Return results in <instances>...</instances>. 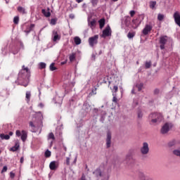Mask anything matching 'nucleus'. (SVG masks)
<instances>
[{"instance_id": "obj_45", "label": "nucleus", "mask_w": 180, "mask_h": 180, "mask_svg": "<svg viewBox=\"0 0 180 180\" xmlns=\"http://www.w3.org/2000/svg\"><path fill=\"white\" fill-rule=\"evenodd\" d=\"M154 94H155V95H158V94H160V89H155L154 90Z\"/></svg>"}, {"instance_id": "obj_28", "label": "nucleus", "mask_w": 180, "mask_h": 180, "mask_svg": "<svg viewBox=\"0 0 180 180\" xmlns=\"http://www.w3.org/2000/svg\"><path fill=\"white\" fill-rule=\"evenodd\" d=\"M144 84L143 83H139L136 85V88H138V91H140L143 89V86Z\"/></svg>"}, {"instance_id": "obj_26", "label": "nucleus", "mask_w": 180, "mask_h": 180, "mask_svg": "<svg viewBox=\"0 0 180 180\" xmlns=\"http://www.w3.org/2000/svg\"><path fill=\"white\" fill-rule=\"evenodd\" d=\"M48 140H56V136L53 132H50L48 135Z\"/></svg>"}, {"instance_id": "obj_49", "label": "nucleus", "mask_w": 180, "mask_h": 180, "mask_svg": "<svg viewBox=\"0 0 180 180\" xmlns=\"http://www.w3.org/2000/svg\"><path fill=\"white\" fill-rule=\"evenodd\" d=\"M69 18H70V19H74V18H75L74 14H70L69 15Z\"/></svg>"}, {"instance_id": "obj_23", "label": "nucleus", "mask_w": 180, "mask_h": 180, "mask_svg": "<svg viewBox=\"0 0 180 180\" xmlns=\"http://www.w3.org/2000/svg\"><path fill=\"white\" fill-rule=\"evenodd\" d=\"M75 58H76L75 53H72V54H70L69 56V60H70V63H72V61H75Z\"/></svg>"}, {"instance_id": "obj_48", "label": "nucleus", "mask_w": 180, "mask_h": 180, "mask_svg": "<svg viewBox=\"0 0 180 180\" xmlns=\"http://www.w3.org/2000/svg\"><path fill=\"white\" fill-rule=\"evenodd\" d=\"M30 126L31 127H34V124H33V122H30Z\"/></svg>"}, {"instance_id": "obj_37", "label": "nucleus", "mask_w": 180, "mask_h": 180, "mask_svg": "<svg viewBox=\"0 0 180 180\" xmlns=\"http://www.w3.org/2000/svg\"><path fill=\"white\" fill-rule=\"evenodd\" d=\"M13 23H15V25H18L19 23V17L18 16L14 17Z\"/></svg>"}, {"instance_id": "obj_21", "label": "nucleus", "mask_w": 180, "mask_h": 180, "mask_svg": "<svg viewBox=\"0 0 180 180\" xmlns=\"http://www.w3.org/2000/svg\"><path fill=\"white\" fill-rule=\"evenodd\" d=\"M89 26L91 27V29H94V27L96 26V20H92L91 21H90V22L89 23Z\"/></svg>"}, {"instance_id": "obj_27", "label": "nucleus", "mask_w": 180, "mask_h": 180, "mask_svg": "<svg viewBox=\"0 0 180 180\" xmlns=\"http://www.w3.org/2000/svg\"><path fill=\"white\" fill-rule=\"evenodd\" d=\"M74 41L77 46H78L81 43V38L78 37H75L74 38Z\"/></svg>"}, {"instance_id": "obj_42", "label": "nucleus", "mask_w": 180, "mask_h": 180, "mask_svg": "<svg viewBox=\"0 0 180 180\" xmlns=\"http://www.w3.org/2000/svg\"><path fill=\"white\" fill-rule=\"evenodd\" d=\"M99 0H91V4L92 5L95 6V5H98V2Z\"/></svg>"}, {"instance_id": "obj_46", "label": "nucleus", "mask_w": 180, "mask_h": 180, "mask_svg": "<svg viewBox=\"0 0 180 180\" xmlns=\"http://www.w3.org/2000/svg\"><path fill=\"white\" fill-rule=\"evenodd\" d=\"M24 161H25V158L23 157H21L20 160V164H23Z\"/></svg>"}, {"instance_id": "obj_1", "label": "nucleus", "mask_w": 180, "mask_h": 180, "mask_svg": "<svg viewBox=\"0 0 180 180\" xmlns=\"http://www.w3.org/2000/svg\"><path fill=\"white\" fill-rule=\"evenodd\" d=\"M18 82L22 86H27L30 82V70L29 68H25L22 65L21 70L18 73Z\"/></svg>"}, {"instance_id": "obj_51", "label": "nucleus", "mask_w": 180, "mask_h": 180, "mask_svg": "<svg viewBox=\"0 0 180 180\" xmlns=\"http://www.w3.org/2000/svg\"><path fill=\"white\" fill-rule=\"evenodd\" d=\"M8 134H9L8 136L11 137V136H13V132L10 131Z\"/></svg>"}, {"instance_id": "obj_12", "label": "nucleus", "mask_w": 180, "mask_h": 180, "mask_svg": "<svg viewBox=\"0 0 180 180\" xmlns=\"http://www.w3.org/2000/svg\"><path fill=\"white\" fill-rule=\"evenodd\" d=\"M53 41H57V40H60V39H61V36H60V34H58V31L54 30L53 31Z\"/></svg>"}, {"instance_id": "obj_60", "label": "nucleus", "mask_w": 180, "mask_h": 180, "mask_svg": "<svg viewBox=\"0 0 180 180\" xmlns=\"http://www.w3.org/2000/svg\"><path fill=\"white\" fill-rule=\"evenodd\" d=\"M0 154H1V150H0Z\"/></svg>"}, {"instance_id": "obj_36", "label": "nucleus", "mask_w": 180, "mask_h": 180, "mask_svg": "<svg viewBox=\"0 0 180 180\" xmlns=\"http://www.w3.org/2000/svg\"><path fill=\"white\" fill-rule=\"evenodd\" d=\"M46 63H43V62H41L39 63V68L40 70H44V68H46Z\"/></svg>"}, {"instance_id": "obj_40", "label": "nucleus", "mask_w": 180, "mask_h": 180, "mask_svg": "<svg viewBox=\"0 0 180 180\" xmlns=\"http://www.w3.org/2000/svg\"><path fill=\"white\" fill-rule=\"evenodd\" d=\"M6 171H8V167L4 166L1 170V174H4V172H6Z\"/></svg>"}, {"instance_id": "obj_54", "label": "nucleus", "mask_w": 180, "mask_h": 180, "mask_svg": "<svg viewBox=\"0 0 180 180\" xmlns=\"http://www.w3.org/2000/svg\"><path fill=\"white\" fill-rule=\"evenodd\" d=\"M119 0H112L113 2H117Z\"/></svg>"}, {"instance_id": "obj_14", "label": "nucleus", "mask_w": 180, "mask_h": 180, "mask_svg": "<svg viewBox=\"0 0 180 180\" xmlns=\"http://www.w3.org/2000/svg\"><path fill=\"white\" fill-rule=\"evenodd\" d=\"M41 13L45 16V18H50L51 16V13H50V8H48L47 11H46V9H42Z\"/></svg>"}, {"instance_id": "obj_35", "label": "nucleus", "mask_w": 180, "mask_h": 180, "mask_svg": "<svg viewBox=\"0 0 180 180\" xmlns=\"http://www.w3.org/2000/svg\"><path fill=\"white\" fill-rule=\"evenodd\" d=\"M137 116H138V119H142L143 118V112H141V110H138L137 112Z\"/></svg>"}, {"instance_id": "obj_53", "label": "nucleus", "mask_w": 180, "mask_h": 180, "mask_svg": "<svg viewBox=\"0 0 180 180\" xmlns=\"http://www.w3.org/2000/svg\"><path fill=\"white\" fill-rule=\"evenodd\" d=\"M39 106H40V108H43V106H44V105H43V103H40V104H39Z\"/></svg>"}, {"instance_id": "obj_13", "label": "nucleus", "mask_w": 180, "mask_h": 180, "mask_svg": "<svg viewBox=\"0 0 180 180\" xmlns=\"http://www.w3.org/2000/svg\"><path fill=\"white\" fill-rule=\"evenodd\" d=\"M19 147H20V144L18 141H16L15 146L10 148V151L15 153V151H18V150H19Z\"/></svg>"}, {"instance_id": "obj_38", "label": "nucleus", "mask_w": 180, "mask_h": 180, "mask_svg": "<svg viewBox=\"0 0 180 180\" xmlns=\"http://www.w3.org/2000/svg\"><path fill=\"white\" fill-rule=\"evenodd\" d=\"M112 102H114V103H117V97H116V95L115 94H112Z\"/></svg>"}, {"instance_id": "obj_59", "label": "nucleus", "mask_w": 180, "mask_h": 180, "mask_svg": "<svg viewBox=\"0 0 180 180\" xmlns=\"http://www.w3.org/2000/svg\"><path fill=\"white\" fill-rule=\"evenodd\" d=\"M81 180H85V179H82Z\"/></svg>"}, {"instance_id": "obj_31", "label": "nucleus", "mask_w": 180, "mask_h": 180, "mask_svg": "<svg viewBox=\"0 0 180 180\" xmlns=\"http://www.w3.org/2000/svg\"><path fill=\"white\" fill-rule=\"evenodd\" d=\"M151 68V61H146L145 63V68H146V70H148V68Z\"/></svg>"}, {"instance_id": "obj_4", "label": "nucleus", "mask_w": 180, "mask_h": 180, "mask_svg": "<svg viewBox=\"0 0 180 180\" xmlns=\"http://www.w3.org/2000/svg\"><path fill=\"white\" fill-rule=\"evenodd\" d=\"M168 41V36L162 35L159 38V44L160 47V50H164L165 49V44H167Z\"/></svg>"}, {"instance_id": "obj_16", "label": "nucleus", "mask_w": 180, "mask_h": 180, "mask_svg": "<svg viewBox=\"0 0 180 180\" xmlns=\"http://www.w3.org/2000/svg\"><path fill=\"white\" fill-rule=\"evenodd\" d=\"M105 18H101V20H98L100 29H103L105 26Z\"/></svg>"}, {"instance_id": "obj_8", "label": "nucleus", "mask_w": 180, "mask_h": 180, "mask_svg": "<svg viewBox=\"0 0 180 180\" xmlns=\"http://www.w3.org/2000/svg\"><path fill=\"white\" fill-rule=\"evenodd\" d=\"M172 126L171 125V124L168 122L165 123L160 129L161 134H167V133L169 131V129H172Z\"/></svg>"}, {"instance_id": "obj_55", "label": "nucleus", "mask_w": 180, "mask_h": 180, "mask_svg": "<svg viewBox=\"0 0 180 180\" xmlns=\"http://www.w3.org/2000/svg\"><path fill=\"white\" fill-rule=\"evenodd\" d=\"M134 22H135V20H132V23H134Z\"/></svg>"}, {"instance_id": "obj_58", "label": "nucleus", "mask_w": 180, "mask_h": 180, "mask_svg": "<svg viewBox=\"0 0 180 180\" xmlns=\"http://www.w3.org/2000/svg\"><path fill=\"white\" fill-rule=\"evenodd\" d=\"M136 64H139V61L136 62Z\"/></svg>"}, {"instance_id": "obj_17", "label": "nucleus", "mask_w": 180, "mask_h": 180, "mask_svg": "<svg viewBox=\"0 0 180 180\" xmlns=\"http://www.w3.org/2000/svg\"><path fill=\"white\" fill-rule=\"evenodd\" d=\"M17 11L19 12V13H22V15H25L26 13V9L22 6H18Z\"/></svg>"}, {"instance_id": "obj_9", "label": "nucleus", "mask_w": 180, "mask_h": 180, "mask_svg": "<svg viewBox=\"0 0 180 180\" xmlns=\"http://www.w3.org/2000/svg\"><path fill=\"white\" fill-rule=\"evenodd\" d=\"M153 30V26L150 25H146L145 27L143 28L142 33L144 34V36H147L150 32Z\"/></svg>"}, {"instance_id": "obj_41", "label": "nucleus", "mask_w": 180, "mask_h": 180, "mask_svg": "<svg viewBox=\"0 0 180 180\" xmlns=\"http://www.w3.org/2000/svg\"><path fill=\"white\" fill-rule=\"evenodd\" d=\"M56 23H57V20H56V19H54V18H52L51 20V25H56Z\"/></svg>"}, {"instance_id": "obj_15", "label": "nucleus", "mask_w": 180, "mask_h": 180, "mask_svg": "<svg viewBox=\"0 0 180 180\" xmlns=\"http://www.w3.org/2000/svg\"><path fill=\"white\" fill-rule=\"evenodd\" d=\"M94 175L96 176L97 178L98 176H102V171H101V169H96L94 172Z\"/></svg>"}, {"instance_id": "obj_39", "label": "nucleus", "mask_w": 180, "mask_h": 180, "mask_svg": "<svg viewBox=\"0 0 180 180\" xmlns=\"http://www.w3.org/2000/svg\"><path fill=\"white\" fill-rule=\"evenodd\" d=\"M117 91H119V87L117 86H114L112 88V92H115V94H116Z\"/></svg>"}, {"instance_id": "obj_47", "label": "nucleus", "mask_w": 180, "mask_h": 180, "mask_svg": "<svg viewBox=\"0 0 180 180\" xmlns=\"http://www.w3.org/2000/svg\"><path fill=\"white\" fill-rule=\"evenodd\" d=\"M66 164L67 165H70V158H66Z\"/></svg>"}, {"instance_id": "obj_3", "label": "nucleus", "mask_w": 180, "mask_h": 180, "mask_svg": "<svg viewBox=\"0 0 180 180\" xmlns=\"http://www.w3.org/2000/svg\"><path fill=\"white\" fill-rule=\"evenodd\" d=\"M15 136H17V137H21L22 141L25 142L27 140V131L22 130L20 131V130H16Z\"/></svg>"}, {"instance_id": "obj_22", "label": "nucleus", "mask_w": 180, "mask_h": 180, "mask_svg": "<svg viewBox=\"0 0 180 180\" xmlns=\"http://www.w3.org/2000/svg\"><path fill=\"white\" fill-rule=\"evenodd\" d=\"M126 160L127 161H134V159H133V154H131V153H128Z\"/></svg>"}, {"instance_id": "obj_2", "label": "nucleus", "mask_w": 180, "mask_h": 180, "mask_svg": "<svg viewBox=\"0 0 180 180\" xmlns=\"http://www.w3.org/2000/svg\"><path fill=\"white\" fill-rule=\"evenodd\" d=\"M152 124H158L162 122V115L160 112H153L149 115Z\"/></svg>"}, {"instance_id": "obj_34", "label": "nucleus", "mask_w": 180, "mask_h": 180, "mask_svg": "<svg viewBox=\"0 0 180 180\" xmlns=\"http://www.w3.org/2000/svg\"><path fill=\"white\" fill-rule=\"evenodd\" d=\"M54 65H55L54 63H53L50 65L49 68H50L51 71H56V70H57V68H56Z\"/></svg>"}, {"instance_id": "obj_11", "label": "nucleus", "mask_w": 180, "mask_h": 180, "mask_svg": "<svg viewBox=\"0 0 180 180\" xmlns=\"http://www.w3.org/2000/svg\"><path fill=\"white\" fill-rule=\"evenodd\" d=\"M49 168L51 171H56L58 168V164L56 161H52L49 164Z\"/></svg>"}, {"instance_id": "obj_24", "label": "nucleus", "mask_w": 180, "mask_h": 180, "mask_svg": "<svg viewBox=\"0 0 180 180\" xmlns=\"http://www.w3.org/2000/svg\"><path fill=\"white\" fill-rule=\"evenodd\" d=\"M0 138L1 140H9V139H11V136L9 135H5L4 134H1Z\"/></svg>"}, {"instance_id": "obj_20", "label": "nucleus", "mask_w": 180, "mask_h": 180, "mask_svg": "<svg viewBox=\"0 0 180 180\" xmlns=\"http://www.w3.org/2000/svg\"><path fill=\"white\" fill-rule=\"evenodd\" d=\"M32 97V93L30 91H27L25 94V100L27 102H30V98Z\"/></svg>"}, {"instance_id": "obj_32", "label": "nucleus", "mask_w": 180, "mask_h": 180, "mask_svg": "<svg viewBox=\"0 0 180 180\" xmlns=\"http://www.w3.org/2000/svg\"><path fill=\"white\" fill-rule=\"evenodd\" d=\"M155 5H157V1H150V8L151 9H154V8H155Z\"/></svg>"}, {"instance_id": "obj_10", "label": "nucleus", "mask_w": 180, "mask_h": 180, "mask_svg": "<svg viewBox=\"0 0 180 180\" xmlns=\"http://www.w3.org/2000/svg\"><path fill=\"white\" fill-rule=\"evenodd\" d=\"M112 134L110 132L107 133V139H106V147L109 148L110 147V144L112 143Z\"/></svg>"}, {"instance_id": "obj_33", "label": "nucleus", "mask_w": 180, "mask_h": 180, "mask_svg": "<svg viewBox=\"0 0 180 180\" xmlns=\"http://www.w3.org/2000/svg\"><path fill=\"white\" fill-rule=\"evenodd\" d=\"M45 157L46 158H49V157H51V152L49 150H46L45 152Z\"/></svg>"}, {"instance_id": "obj_52", "label": "nucleus", "mask_w": 180, "mask_h": 180, "mask_svg": "<svg viewBox=\"0 0 180 180\" xmlns=\"http://www.w3.org/2000/svg\"><path fill=\"white\" fill-rule=\"evenodd\" d=\"M140 16L142 18V20H144V15H141Z\"/></svg>"}, {"instance_id": "obj_29", "label": "nucleus", "mask_w": 180, "mask_h": 180, "mask_svg": "<svg viewBox=\"0 0 180 180\" xmlns=\"http://www.w3.org/2000/svg\"><path fill=\"white\" fill-rule=\"evenodd\" d=\"M135 36H136V32H129L127 34L128 39H133V37H134Z\"/></svg>"}, {"instance_id": "obj_57", "label": "nucleus", "mask_w": 180, "mask_h": 180, "mask_svg": "<svg viewBox=\"0 0 180 180\" xmlns=\"http://www.w3.org/2000/svg\"><path fill=\"white\" fill-rule=\"evenodd\" d=\"M169 146H172V144L169 143Z\"/></svg>"}, {"instance_id": "obj_18", "label": "nucleus", "mask_w": 180, "mask_h": 180, "mask_svg": "<svg viewBox=\"0 0 180 180\" xmlns=\"http://www.w3.org/2000/svg\"><path fill=\"white\" fill-rule=\"evenodd\" d=\"M130 22H131V18H130V16L124 17V23L126 26H129V25H130Z\"/></svg>"}, {"instance_id": "obj_43", "label": "nucleus", "mask_w": 180, "mask_h": 180, "mask_svg": "<svg viewBox=\"0 0 180 180\" xmlns=\"http://www.w3.org/2000/svg\"><path fill=\"white\" fill-rule=\"evenodd\" d=\"M129 15H130L131 18H133V16H134V15H136V11H131L129 12Z\"/></svg>"}, {"instance_id": "obj_56", "label": "nucleus", "mask_w": 180, "mask_h": 180, "mask_svg": "<svg viewBox=\"0 0 180 180\" xmlns=\"http://www.w3.org/2000/svg\"><path fill=\"white\" fill-rule=\"evenodd\" d=\"M52 145H53V141L51 142V146H52Z\"/></svg>"}, {"instance_id": "obj_19", "label": "nucleus", "mask_w": 180, "mask_h": 180, "mask_svg": "<svg viewBox=\"0 0 180 180\" xmlns=\"http://www.w3.org/2000/svg\"><path fill=\"white\" fill-rule=\"evenodd\" d=\"M34 28V24H31L30 26L28 27L25 32L28 34V33H30Z\"/></svg>"}, {"instance_id": "obj_25", "label": "nucleus", "mask_w": 180, "mask_h": 180, "mask_svg": "<svg viewBox=\"0 0 180 180\" xmlns=\"http://www.w3.org/2000/svg\"><path fill=\"white\" fill-rule=\"evenodd\" d=\"M139 176L142 180H153L152 178L146 177L143 173H140Z\"/></svg>"}, {"instance_id": "obj_50", "label": "nucleus", "mask_w": 180, "mask_h": 180, "mask_svg": "<svg viewBox=\"0 0 180 180\" xmlns=\"http://www.w3.org/2000/svg\"><path fill=\"white\" fill-rule=\"evenodd\" d=\"M82 1H84V0H76V2H77V4H81V2H82Z\"/></svg>"}, {"instance_id": "obj_7", "label": "nucleus", "mask_w": 180, "mask_h": 180, "mask_svg": "<svg viewBox=\"0 0 180 180\" xmlns=\"http://www.w3.org/2000/svg\"><path fill=\"white\" fill-rule=\"evenodd\" d=\"M99 39V35H94V37L89 38V44L90 47H94V46L98 44V39Z\"/></svg>"}, {"instance_id": "obj_44", "label": "nucleus", "mask_w": 180, "mask_h": 180, "mask_svg": "<svg viewBox=\"0 0 180 180\" xmlns=\"http://www.w3.org/2000/svg\"><path fill=\"white\" fill-rule=\"evenodd\" d=\"M10 178H11V179H13V178H15V173H13V172H11Z\"/></svg>"}, {"instance_id": "obj_6", "label": "nucleus", "mask_w": 180, "mask_h": 180, "mask_svg": "<svg viewBox=\"0 0 180 180\" xmlns=\"http://www.w3.org/2000/svg\"><path fill=\"white\" fill-rule=\"evenodd\" d=\"M140 151L142 155H147V154L150 153V148L148 147V143L147 142H144L143 143V146L141 148Z\"/></svg>"}, {"instance_id": "obj_5", "label": "nucleus", "mask_w": 180, "mask_h": 180, "mask_svg": "<svg viewBox=\"0 0 180 180\" xmlns=\"http://www.w3.org/2000/svg\"><path fill=\"white\" fill-rule=\"evenodd\" d=\"M109 36H112V29H110V26L108 25L103 30V33L101 35V37L105 39V37H109Z\"/></svg>"}, {"instance_id": "obj_30", "label": "nucleus", "mask_w": 180, "mask_h": 180, "mask_svg": "<svg viewBox=\"0 0 180 180\" xmlns=\"http://www.w3.org/2000/svg\"><path fill=\"white\" fill-rule=\"evenodd\" d=\"M164 18H165V15L163 14L159 13L158 15V20H159L160 22L164 20Z\"/></svg>"}]
</instances>
